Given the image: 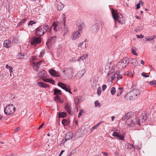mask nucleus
Returning a JSON list of instances; mask_svg holds the SVG:
<instances>
[{
    "label": "nucleus",
    "instance_id": "14",
    "mask_svg": "<svg viewBox=\"0 0 156 156\" xmlns=\"http://www.w3.org/2000/svg\"><path fill=\"white\" fill-rule=\"evenodd\" d=\"M112 136L114 137L119 138V140H124V136L123 134L120 135L119 133L117 132H114L112 133Z\"/></svg>",
    "mask_w": 156,
    "mask_h": 156
},
{
    "label": "nucleus",
    "instance_id": "48",
    "mask_svg": "<svg viewBox=\"0 0 156 156\" xmlns=\"http://www.w3.org/2000/svg\"><path fill=\"white\" fill-rule=\"evenodd\" d=\"M149 83L151 85H155L156 84V81L154 80L153 81H150L149 82Z\"/></svg>",
    "mask_w": 156,
    "mask_h": 156
},
{
    "label": "nucleus",
    "instance_id": "3",
    "mask_svg": "<svg viewBox=\"0 0 156 156\" xmlns=\"http://www.w3.org/2000/svg\"><path fill=\"white\" fill-rule=\"evenodd\" d=\"M129 63V59L127 58H124L120 60L116 65L117 67L119 69H122L125 68Z\"/></svg>",
    "mask_w": 156,
    "mask_h": 156
},
{
    "label": "nucleus",
    "instance_id": "21",
    "mask_svg": "<svg viewBox=\"0 0 156 156\" xmlns=\"http://www.w3.org/2000/svg\"><path fill=\"white\" fill-rule=\"evenodd\" d=\"M43 62V61H40L36 63L34 62V69L37 71L38 68H39V66L40 65L41 63Z\"/></svg>",
    "mask_w": 156,
    "mask_h": 156
},
{
    "label": "nucleus",
    "instance_id": "28",
    "mask_svg": "<svg viewBox=\"0 0 156 156\" xmlns=\"http://www.w3.org/2000/svg\"><path fill=\"white\" fill-rule=\"evenodd\" d=\"M73 136V133L71 132H68L65 136L68 140L72 138Z\"/></svg>",
    "mask_w": 156,
    "mask_h": 156
},
{
    "label": "nucleus",
    "instance_id": "9",
    "mask_svg": "<svg viewBox=\"0 0 156 156\" xmlns=\"http://www.w3.org/2000/svg\"><path fill=\"white\" fill-rule=\"evenodd\" d=\"M58 85L63 89L65 90L66 91L68 92L71 94H72L70 89L69 88L68 86H67L66 85L62 82H59L58 83Z\"/></svg>",
    "mask_w": 156,
    "mask_h": 156
},
{
    "label": "nucleus",
    "instance_id": "42",
    "mask_svg": "<svg viewBox=\"0 0 156 156\" xmlns=\"http://www.w3.org/2000/svg\"><path fill=\"white\" fill-rule=\"evenodd\" d=\"M45 50L44 49H43L40 52V54L39 56V57H42L45 54Z\"/></svg>",
    "mask_w": 156,
    "mask_h": 156
},
{
    "label": "nucleus",
    "instance_id": "24",
    "mask_svg": "<svg viewBox=\"0 0 156 156\" xmlns=\"http://www.w3.org/2000/svg\"><path fill=\"white\" fill-rule=\"evenodd\" d=\"M11 44V41L9 40H6L4 42V46L6 48H8L10 47Z\"/></svg>",
    "mask_w": 156,
    "mask_h": 156
},
{
    "label": "nucleus",
    "instance_id": "57",
    "mask_svg": "<svg viewBox=\"0 0 156 156\" xmlns=\"http://www.w3.org/2000/svg\"><path fill=\"white\" fill-rule=\"evenodd\" d=\"M140 3H139L136 5V9H139L140 7Z\"/></svg>",
    "mask_w": 156,
    "mask_h": 156
},
{
    "label": "nucleus",
    "instance_id": "46",
    "mask_svg": "<svg viewBox=\"0 0 156 156\" xmlns=\"http://www.w3.org/2000/svg\"><path fill=\"white\" fill-rule=\"evenodd\" d=\"M88 56L87 54L84 55L83 56L80 57V58L82 60H83L85 59Z\"/></svg>",
    "mask_w": 156,
    "mask_h": 156
},
{
    "label": "nucleus",
    "instance_id": "2",
    "mask_svg": "<svg viewBox=\"0 0 156 156\" xmlns=\"http://www.w3.org/2000/svg\"><path fill=\"white\" fill-rule=\"evenodd\" d=\"M112 17L115 22L116 21L122 23L123 21V16L120 13H118L117 10L112 9Z\"/></svg>",
    "mask_w": 156,
    "mask_h": 156
},
{
    "label": "nucleus",
    "instance_id": "43",
    "mask_svg": "<svg viewBox=\"0 0 156 156\" xmlns=\"http://www.w3.org/2000/svg\"><path fill=\"white\" fill-rule=\"evenodd\" d=\"M125 74L131 77L133 76V73L132 72L127 71L125 73Z\"/></svg>",
    "mask_w": 156,
    "mask_h": 156
},
{
    "label": "nucleus",
    "instance_id": "51",
    "mask_svg": "<svg viewBox=\"0 0 156 156\" xmlns=\"http://www.w3.org/2000/svg\"><path fill=\"white\" fill-rule=\"evenodd\" d=\"M136 37L137 38H142L144 37V36L142 35L141 34L139 35H136Z\"/></svg>",
    "mask_w": 156,
    "mask_h": 156
},
{
    "label": "nucleus",
    "instance_id": "17",
    "mask_svg": "<svg viewBox=\"0 0 156 156\" xmlns=\"http://www.w3.org/2000/svg\"><path fill=\"white\" fill-rule=\"evenodd\" d=\"M133 117L132 113L131 112H129L125 114V115L122 117L121 119L123 120L125 119L127 120L129 119L132 118Z\"/></svg>",
    "mask_w": 156,
    "mask_h": 156
},
{
    "label": "nucleus",
    "instance_id": "13",
    "mask_svg": "<svg viewBox=\"0 0 156 156\" xmlns=\"http://www.w3.org/2000/svg\"><path fill=\"white\" fill-rule=\"evenodd\" d=\"M48 71L50 74H51L52 76L55 77L60 76L59 73L53 69H49Z\"/></svg>",
    "mask_w": 156,
    "mask_h": 156
},
{
    "label": "nucleus",
    "instance_id": "32",
    "mask_svg": "<svg viewBox=\"0 0 156 156\" xmlns=\"http://www.w3.org/2000/svg\"><path fill=\"white\" fill-rule=\"evenodd\" d=\"M81 129H79L77 131V132L76 133V135L78 136L79 137H80L83 134V133H82L80 134L82 131Z\"/></svg>",
    "mask_w": 156,
    "mask_h": 156
},
{
    "label": "nucleus",
    "instance_id": "40",
    "mask_svg": "<svg viewBox=\"0 0 156 156\" xmlns=\"http://www.w3.org/2000/svg\"><path fill=\"white\" fill-rule=\"evenodd\" d=\"M27 20V19L26 18L24 19H23L20 22H19L18 23V26H21Z\"/></svg>",
    "mask_w": 156,
    "mask_h": 156
},
{
    "label": "nucleus",
    "instance_id": "20",
    "mask_svg": "<svg viewBox=\"0 0 156 156\" xmlns=\"http://www.w3.org/2000/svg\"><path fill=\"white\" fill-rule=\"evenodd\" d=\"M147 118L146 114H142L137 122H139L140 123H143L146 120Z\"/></svg>",
    "mask_w": 156,
    "mask_h": 156
},
{
    "label": "nucleus",
    "instance_id": "64",
    "mask_svg": "<svg viewBox=\"0 0 156 156\" xmlns=\"http://www.w3.org/2000/svg\"><path fill=\"white\" fill-rule=\"evenodd\" d=\"M65 151L64 150H62L61 151V152H60L59 154V156H61L62 154V153Z\"/></svg>",
    "mask_w": 156,
    "mask_h": 156
},
{
    "label": "nucleus",
    "instance_id": "4",
    "mask_svg": "<svg viewBox=\"0 0 156 156\" xmlns=\"http://www.w3.org/2000/svg\"><path fill=\"white\" fill-rule=\"evenodd\" d=\"M49 28L48 26L46 25L41 26L36 29V34L41 36L44 34Z\"/></svg>",
    "mask_w": 156,
    "mask_h": 156
},
{
    "label": "nucleus",
    "instance_id": "1",
    "mask_svg": "<svg viewBox=\"0 0 156 156\" xmlns=\"http://www.w3.org/2000/svg\"><path fill=\"white\" fill-rule=\"evenodd\" d=\"M140 93V90L133 85L131 87V90L126 94L125 97L129 98L130 100H134L139 97Z\"/></svg>",
    "mask_w": 156,
    "mask_h": 156
},
{
    "label": "nucleus",
    "instance_id": "54",
    "mask_svg": "<svg viewBox=\"0 0 156 156\" xmlns=\"http://www.w3.org/2000/svg\"><path fill=\"white\" fill-rule=\"evenodd\" d=\"M107 86L105 85H103L102 86V90L103 91H104L105 89L106 88Z\"/></svg>",
    "mask_w": 156,
    "mask_h": 156
},
{
    "label": "nucleus",
    "instance_id": "22",
    "mask_svg": "<svg viewBox=\"0 0 156 156\" xmlns=\"http://www.w3.org/2000/svg\"><path fill=\"white\" fill-rule=\"evenodd\" d=\"M56 37L55 36L51 37L47 41L46 45L47 46V47H48V44L50 43V42L51 43L54 42L56 40Z\"/></svg>",
    "mask_w": 156,
    "mask_h": 156
},
{
    "label": "nucleus",
    "instance_id": "53",
    "mask_svg": "<svg viewBox=\"0 0 156 156\" xmlns=\"http://www.w3.org/2000/svg\"><path fill=\"white\" fill-rule=\"evenodd\" d=\"M69 140L65 136L64 139L62 141V143H65L66 141Z\"/></svg>",
    "mask_w": 156,
    "mask_h": 156
},
{
    "label": "nucleus",
    "instance_id": "55",
    "mask_svg": "<svg viewBox=\"0 0 156 156\" xmlns=\"http://www.w3.org/2000/svg\"><path fill=\"white\" fill-rule=\"evenodd\" d=\"M84 43V42H81L78 45V47H81L83 45V44Z\"/></svg>",
    "mask_w": 156,
    "mask_h": 156
},
{
    "label": "nucleus",
    "instance_id": "49",
    "mask_svg": "<svg viewBox=\"0 0 156 156\" xmlns=\"http://www.w3.org/2000/svg\"><path fill=\"white\" fill-rule=\"evenodd\" d=\"M36 22L35 21H31L29 22L28 24L29 26H32L33 24H34Z\"/></svg>",
    "mask_w": 156,
    "mask_h": 156
},
{
    "label": "nucleus",
    "instance_id": "10",
    "mask_svg": "<svg viewBox=\"0 0 156 156\" xmlns=\"http://www.w3.org/2000/svg\"><path fill=\"white\" fill-rule=\"evenodd\" d=\"M62 24H63V27H64V29L62 30L64 32V34H66L67 33L68 31V27L67 26L65 25V22H66V20H65V15L64 14H63L62 16Z\"/></svg>",
    "mask_w": 156,
    "mask_h": 156
},
{
    "label": "nucleus",
    "instance_id": "12",
    "mask_svg": "<svg viewBox=\"0 0 156 156\" xmlns=\"http://www.w3.org/2000/svg\"><path fill=\"white\" fill-rule=\"evenodd\" d=\"M63 72L67 76H71L73 73V69L71 68H66L63 71Z\"/></svg>",
    "mask_w": 156,
    "mask_h": 156
},
{
    "label": "nucleus",
    "instance_id": "58",
    "mask_svg": "<svg viewBox=\"0 0 156 156\" xmlns=\"http://www.w3.org/2000/svg\"><path fill=\"white\" fill-rule=\"evenodd\" d=\"M58 98V100L57 101L59 102H62V101L61 100V98L59 97H57L56 98Z\"/></svg>",
    "mask_w": 156,
    "mask_h": 156
},
{
    "label": "nucleus",
    "instance_id": "31",
    "mask_svg": "<svg viewBox=\"0 0 156 156\" xmlns=\"http://www.w3.org/2000/svg\"><path fill=\"white\" fill-rule=\"evenodd\" d=\"M24 53L22 52L19 53L17 56V58L20 59L24 58Z\"/></svg>",
    "mask_w": 156,
    "mask_h": 156
},
{
    "label": "nucleus",
    "instance_id": "36",
    "mask_svg": "<svg viewBox=\"0 0 156 156\" xmlns=\"http://www.w3.org/2000/svg\"><path fill=\"white\" fill-rule=\"evenodd\" d=\"M119 91H117V92H118L117 94V96H120L121 94L122 93L123 90V88L122 87H119Z\"/></svg>",
    "mask_w": 156,
    "mask_h": 156
},
{
    "label": "nucleus",
    "instance_id": "41",
    "mask_svg": "<svg viewBox=\"0 0 156 156\" xmlns=\"http://www.w3.org/2000/svg\"><path fill=\"white\" fill-rule=\"evenodd\" d=\"M116 90L115 88L114 87H113L112 88L111 90V93L112 95H114L115 92Z\"/></svg>",
    "mask_w": 156,
    "mask_h": 156
},
{
    "label": "nucleus",
    "instance_id": "5",
    "mask_svg": "<svg viewBox=\"0 0 156 156\" xmlns=\"http://www.w3.org/2000/svg\"><path fill=\"white\" fill-rule=\"evenodd\" d=\"M101 25V22L100 21H98L91 26L90 28V30L95 33H98L102 29Z\"/></svg>",
    "mask_w": 156,
    "mask_h": 156
},
{
    "label": "nucleus",
    "instance_id": "8",
    "mask_svg": "<svg viewBox=\"0 0 156 156\" xmlns=\"http://www.w3.org/2000/svg\"><path fill=\"white\" fill-rule=\"evenodd\" d=\"M41 40L39 37H33L30 40V44L31 46H35L37 44L40 43Z\"/></svg>",
    "mask_w": 156,
    "mask_h": 156
},
{
    "label": "nucleus",
    "instance_id": "50",
    "mask_svg": "<svg viewBox=\"0 0 156 156\" xmlns=\"http://www.w3.org/2000/svg\"><path fill=\"white\" fill-rule=\"evenodd\" d=\"M131 51L132 53L136 55H137L138 54H137L136 52L134 50V49L133 48H132L131 49Z\"/></svg>",
    "mask_w": 156,
    "mask_h": 156
},
{
    "label": "nucleus",
    "instance_id": "38",
    "mask_svg": "<svg viewBox=\"0 0 156 156\" xmlns=\"http://www.w3.org/2000/svg\"><path fill=\"white\" fill-rule=\"evenodd\" d=\"M5 67L6 69H9V72L10 73L12 72L13 68L11 66H9L7 64L5 66Z\"/></svg>",
    "mask_w": 156,
    "mask_h": 156
},
{
    "label": "nucleus",
    "instance_id": "56",
    "mask_svg": "<svg viewBox=\"0 0 156 156\" xmlns=\"http://www.w3.org/2000/svg\"><path fill=\"white\" fill-rule=\"evenodd\" d=\"M112 73V72H111V70L108 73L107 75V77H108L109 76L111 75V74Z\"/></svg>",
    "mask_w": 156,
    "mask_h": 156
},
{
    "label": "nucleus",
    "instance_id": "33",
    "mask_svg": "<svg viewBox=\"0 0 156 156\" xmlns=\"http://www.w3.org/2000/svg\"><path fill=\"white\" fill-rule=\"evenodd\" d=\"M102 122H103L101 121V122H100L97 124L96 125L94 126L91 129V132L93 130L96 129Z\"/></svg>",
    "mask_w": 156,
    "mask_h": 156
},
{
    "label": "nucleus",
    "instance_id": "19",
    "mask_svg": "<svg viewBox=\"0 0 156 156\" xmlns=\"http://www.w3.org/2000/svg\"><path fill=\"white\" fill-rule=\"evenodd\" d=\"M39 77H47V73L44 70L40 71L38 73Z\"/></svg>",
    "mask_w": 156,
    "mask_h": 156
},
{
    "label": "nucleus",
    "instance_id": "37",
    "mask_svg": "<svg viewBox=\"0 0 156 156\" xmlns=\"http://www.w3.org/2000/svg\"><path fill=\"white\" fill-rule=\"evenodd\" d=\"M62 123L64 126L67 125L69 123V122L68 120L66 119H63L62 120Z\"/></svg>",
    "mask_w": 156,
    "mask_h": 156
},
{
    "label": "nucleus",
    "instance_id": "35",
    "mask_svg": "<svg viewBox=\"0 0 156 156\" xmlns=\"http://www.w3.org/2000/svg\"><path fill=\"white\" fill-rule=\"evenodd\" d=\"M63 7V5L62 3H60L58 5L57 8L58 10H62Z\"/></svg>",
    "mask_w": 156,
    "mask_h": 156
},
{
    "label": "nucleus",
    "instance_id": "39",
    "mask_svg": "<svg viewBox=\"0 0 156 156\" xmlns=\"http://www.w3.org/2000/svg\"><path fill=\"white\" fill-rule=\"evenodd\" d=\"M43 80L44 82H49L51 83L52 84H53V81L51 79H43Z\"/></svg>",
    "mask_w": 156,
    "mask_h": 156
},
{
    "label": "nucleus",
    "instance_id": "25",
    "mask_svg": "<svg viewBox=\"0 0 156 156\" xmlns=\"http://www.w3.org/2000/svg\"><path fill=\"white\" fill-rule=\"evenodd\" d=\"M65 109L69 114L71 115V108L69 104H67L65 106Z\"/></svg>",
    "mask_w": 156,
    "mask_h": 156
},
{
    "label": "nucleus",
    "instance_id": "61",
    "mask_svg": "<svg viewBox=\"0 0 156 156\" xmlns=\"http://www.w3.org/2000/svg\"><path fill=\"white\" fill-rule=\"evenodd\" d=\"M152 40H152V38H151V37L149 38H147L146 39V41H151Z\"/></svg>",
    "mask_w": 156,
    "mask_h": 156
},
{
    "label": "nucleus",
    "instance_id": "62",
    "mask_svg": "<svg viewBox=\"0 0 156 156\" xmlns=\"http://www.w3.org/2000/svg\"><path fill=\"white\" fill-rule=\"evenodd\" d=\"M20 129V127H18L16 129H15L14 130V132L15 133H16Z\"/></svg>",
    "mask_w": 156,
    "mask_h": 156
},
{
    "label": "nucleus",
    "instance_id": "63",
    "mask_svg": "<svg viewBox=\"0 0 156 156\" xmlns=\"http://www.w3.org/2000/svg\"><path fill=\"white\" fill-rule=\"evenodd\" d=\"M152 40H153L155 38H156V35H153L151 37Z\"/></svg>",
    "mask_w": 156,
    "mask_h": 156
},
{
    "label": "nucleus",
    "instance_id": "23",
    "mask_svg": "<svg viewBox=\"0 0 156 156\" xmlns=\"http://www.w3.org/2000/svg\"><path fill=\"white\" fill-rule=\"evenodd\" d=\"M37 84L39 87H42L47 88L49 87L48 85L43 82H38L37 83Z\"/></svg>",
    "mask_w": 156,
    "mask_h": 156
},
{
    "label": "nucleus",
    "instance_id": "7",
    "mask_svg": "<svg viewBox=\"0 0 156 156\" xmlns=\"http://www.w3.org/2000/svg\"><path fill=\"white\" fill-rule=\"evenodd\" d=\"M126 123L129 127L133 126L136 124L140 126V122H137L136 118L133 116L132 118L127 120Z\"/></svg>",
    "mask_w": 156,
    "mask_h": 156
},
{
    "label": "nucleus",
    "instance_id": "34",
    "mask_svg": "<svg viewBox=\"0 0 156 156\" xmlns=\"http://www.w3.org/2000/svg\"><path fill=\"white\" fill-rule=\"evenodd\" d=\"M58 115L59 117L64 118L66 116V114L65 112H60Z\"/></svg>",
    "mask_w": 156,
    "mask_h": 156
},
{
    "label": "nucleus",
    "instance_id": "59",
    "mask_svg": "<svg viewBox=\"0 0 156 156\" xmlns=\"http://www.w3.org/2000/svg\"><path fill=\"white\" fill-rule=\"evenodd\" d=\"M101 153H102L105 156H108V154L107 153L104 152H102Z\"/></svg>",
    "mask_w": 156,
    "mask_h": 156
},
{
    "label": "nucleus",
    "instance_id": "11",
    "mask_svg": "<svg viewBox=\"0 0 156 156\" xmlns=\"http://www.w3.org/2000/svg\"><path fill=\"white\" fill-rule=\"evenodd\" d=\"M122 76L120 75L119 72V71H116L115 73L112 75L111 76L112 80H113L114 79L117 78L118 79H121L122 78Z\"/></svg>",
    "mask_w": 156,
    "mask_h": 156
},
{
    "label": "nucleus",
    "instance_id": "26",
    "mask_svg": "<svg viewBox=\"0 0 156 156\" xmlns=\"http://www.w3.org/2000/svg\"><path fill=\"white\" fill-rule=\"evenodd\" d=\"M129 62H131V63L133 65H136L138 64V62L137 60L135 58H129Z\"/></svg>",
    "mask_w": 156,
    "mask_h": 156
},
{
    "label": "nucleus",
    "instance_id": "6",
    "mask_svg": "<svg viewBox=\"0 0 156 156\" xmlns=\"http://www.w3.org/2000/svg\"><path fill=\"white\" fill-rule=\"evenodd\" d=\"M16 108L13 104L9 105L4 108L5 113L7 115H9L14 113L15 112Z\"/></svg>",
    "mask_w": 156,
    "mask_h": 156
},
{
    "label": "nucleus",
    "instance_id": "18",
    "mask_svg": "<svg viewBox=\"0 0 156 156\" xmlns=\"http://www.w3.org/2000/svg\"><path fill=\"white\" fill-rule=\"evenodd\" d=\"M52 27H51V28H52V27H53V30L55 31H57L58 30L59 28V24L58 22H54L52 25Z\"/></svg>",
    "mask_w": 156,
    "mask_h": 156
},
{
    "label": "nucleus",
    "instance_id": "52",
    "mask_svg": "<svg viewBox=\"0 0 156 156\" xmlns=\"http://www.w3.org/2000/svg\"><path fill=\"white\" fill-rule=\"evenodd\" d=\"M147 73L143 72L142 73V75L145 77H149V76H147Z\"/></svg>",
    "mask_w": 156,
    "mask_h": 156
},
{
    "label": "nucleus",
    "instance_id": "60",
    "mask_svg": "<svg viewBox=\"0 0 156 156\" xmlns=\"http://www.w3.org/2000/svg\"><path fill=\"white\" fill-rule=\"evenodd\" d=\"M44 123H43L42 124H41L39 126V128H38V129H39L41 128H42L43 127V126H44Z\"/></svg>",
    "mask_w": 156,
    "mask_h": 156
},
{
    "label": "nucleus",
    "instance_id": "27",
    "mask_svg": "<svg viewBox=\"0 0 156 156\" xmlns=\"http://www.w3.org/2000/svg\"><path fill=\"white\" fill-rule=\"evenodd\" d=\"M54 94L56 96H58L62 94V92L61 90L57 89H55L54 90Z\"/></svg>",
    "mask_w": 156,
    "mask_h": 156
},
{
    "label": "nucleus",
    "instance_id": "30",
    "mask_svg": "<svg viewBox=\"0 0 156 156\" xmlns=\"http://www.w3.org/2000/svg\"><path fill=\"white\" fill-rule=\"evenodd\" d=\"M74 101L75 104H78L80 103L81 101L80 100V97H76L74 99Z\"/></svg>",
    "mask_w": 156,
    "mask_h": 156
},
{
    "label": "nucleus",
    "instance_id": "45",
    "mask_svg": "<svg viewBox=\"0 0 156 156\" xmlns=\"http://www.w3.org/2000/svg\"><path fill=\"white\" fill-rule=\"evenodd\" d=\"M97 91V94L98 95H100L101 92V87H100L98 88Z\"/></svg>",
    "mask_w": 156,
    "mask_h": 156
},
{
    "label": "nucleus",
    "instance_id": "47",
    "mask_svg": "<svg viewBox=\"0 0 156 156\" xmlns=\"http://www.w3.org/2000/svg\"><path fill=\"white\" fill-rule=\"evenodd\" d=\"M95 105L96 107H100V104L98 102V101H96L94 102Z\"/></svg>",
    "mask_w": 156,
    "mask_h": 156
},
{
    "label": "nucleus",
    "instance_id": "15",
    "mask_svg": "<svg viewBox=\"0 0 156 156\" xmlns=\"http://www.w3.org/2000/svg\"><path fill=\"white\" fill-rule=\"evenodd\" d=\"M80 36V32L79 31H77L73 32L71 37H72V39L74 40L78 38Z\"/></svg>",
    "mask_w": 156,
    "mask_h": 156
},
{
    "label": "nucleus",
    "instance_id": "16",
    "mask_svg": "<svg viewBox=\"0 0 156 156\" xmlns=\"http://www.w3.org/2000/svg\"><path fill=\"white\" fill-rule=\"evenodd\" d=\"M85 69H83L80 71H79L75 75L76 78L79 79L81 78L85 73Z\"/></svg>",
    "mask_w": 156,
    "mask_h": 156
},
{
    "label": "nucleus",
    "instance_id": "44",
    "mask_svg": "<svg viewBox=\"0 0 156 156\" xmlns=\"http://www.w3.org/2000/svg\"><path fill=\"white\" fill-rule=\"evenodd\" d=\"M84 27V24H83H83H80L78 27V31H80L82 30V29Z\"/></svg>",
    "mask_w": 156,
    "mask_h": 156
},
{
    "label": "nucleus",
    "instance_id": "29",
    "mask_svg": "<svg viewBox=\"0 0 156 156\" xmlns=\"http://www.w3.org/2000/svg\"><path fill=\"white\" fill-rule=\"evenodd\" d=\"M143 26L141 24H139L137 27L135 29V30L136 32L140 31L143 30Z\"/></svg>",
    "mask_w": 156,
    "mask_h": 156
}]
</instances>
